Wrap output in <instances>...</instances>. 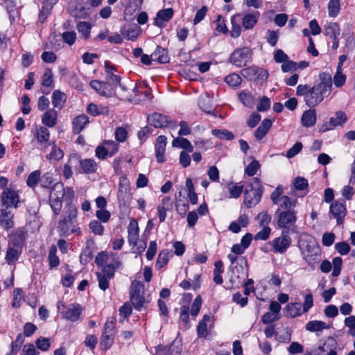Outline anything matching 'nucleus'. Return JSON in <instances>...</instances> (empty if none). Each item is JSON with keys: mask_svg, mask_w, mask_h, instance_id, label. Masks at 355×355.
Instances as JSON below:
<instances>
[{"mask_svg": "<svg viewBox=\"0 0 355 355\" xmlns=\"http://www.w3.org/2000/svg\"><path fill=\"white\" fill-rule=\"evenodd\" d=\"M306 329L311 332H318L321 331L323 329H327L329 328V326L327 325L325 322L320 320H312L309 321L306 324Z\"/></svg>", "mask_w": 355, "mask_h": 355, "instance_id": "36", "label": "nucleus"}, {"mask_svg": "<svg viewBox=\"0 0 355 355\" xmlns=\"http://www.w3.org/2000/svg\"><path fill=\"white\" fill-rule=\"evenodd\" d=\"M172 145L174 147L185 149L188 153H191L193 150V146L186 138L177 137L173 140Z\"/></svg>", "mask_w": 355, "mask_h": 355, "instance_id": "41", "label": "nucleus"}, {"mask_svg": "<svg viewBox=\"0 0 355 355\" xmlns=\"http://www.w3.org/2000/svg\"><path fill=\"white\" fill-rule=\"evenodd\" d=\"M302 253L306 261L311 259L313 257H318L320 254L319 245L314 241H310L302 249Z\"/></svg>", "mask_w": 355, "mask_h": 355, "instance_id": "24", "label": "nucleus"}, {"mask_svg": "<svg viewBox=\"0 0 355 355\" xmlns=\"http://www.w3.org/2000/svg\"><path fill=\"white\" fill-rule=\"evenodd\" d=\"M340 32L339 25L336 22H331L324 26V34L331 38L338 37Z\"/></svg>", "mask_w": 355, "mask_h": 355, "instance_id": "42", "label": "nucleus"}, {"mask_svg": "<svg viewBox=\"0 0 355 355\" xmlns=\"http://www.w3.org/2000/svg\"><path fill=\"white\" fill-rule=\"evenodd\" d=\"M211 133L213 135L216 136L218 139L230 141L234 138V134L225 129L218 130L214 129L211 130Z\"/></svg>", "mask_w": 355, "mask_h": 355, "instance_id": "45", "label": "nucleus"}, {"mask_svg": "<svg viewBox=\"0 0 355 355\" xmlns=\"http://www.w3.org/2000/svg\"><path fill=\"white\" fill-rule=\"evenodd\" d=\"M287 315L294 318L301 315V304L300 303H290L286 306Z\"/></svg>", "mask_w": 355, "mask_h": 355, "instance_id": "49", "label": "nucleus"}, {"mask_svg": "<svg viewBox=\"0 0 355 355\" xmlns=\"http://www.w3.org/2000/svg\"><path fill=\"white\" fill-rule=\"evenodd\" d=\"M66 101V95L59 90H55L52 94V103L55 108L61 110Z\"/></svg>", "mask_w": 355, "mask_h": 355, "instance_id": "39", "label": "nucleus"}, {"mask_svg": "<svg viewBox=\"0 0 355 355\" xmlns=\"http://www.w3.org/2000/svg\"><path fill=\"white\" fill-rule=\"evenodd\" d=\"M297 204V200L296 199H291L287 196H283L278 200V204L277 205L279 206V209H286V210L291 209L295 207Z\"/></svg>", "mask_w": 355, "mask_h": 355, "instance_id": "43", "label": "nucleus"}, {"mask_svg": "<svg viewBox=\"0 0 355 355\" xmlns=\"http://www.w3.org/2000/svg\"><path fill=\"white\" fill-rule=\"evenodd\" d=\"M73 162L79 163L83 173L86 174L94 173L97 170V163L93 159H81L78 155H73L70 157L69 162L72 163Z\"/></svg>", "mask_w": 355, "mask_h": 355, "instance_id": "13", "label": "nucleus"}, {"mask_svg": "<svg viewBox=\"0 0 355 355\" xmlns=\"http://www.w3.org/2000/svg\"><path fill=\"white\" fill-rule=\"evenodd\" d=\"M293 185L297 190L303 191L308 187V181L302 177H297L293 180Z\"/></svg>", "mask_w": 355, "mask_h": 355, "instance_id": "62", "label": "nucleus"}, {"mask_svg": "<svg viewBox=\"0 0 355 355\" xmlns=\"http://www.w3.org/2000/svg\"><path fill=\"white\" fill-rule=\"evenodd\" d=\"M81 313V308L79 305H71L65 312L64 318L71 321L78 320Z\"/></svg>", "mask_w": 355, "mask_h": 355, "instance_id": "37", "label": "nucleus"}, {"mask_svg": "<svg viewBox=\"0 0 355 355\" xmlns=\"http://www.w3.org/2000/svg\"><path fill=\"white\" fill-rule=\"evenodd\" d=\"M128 242L130 245H136L139 239V227L136 220H131L128 226Z\"/></svg>", "mask_w": 355, "mask_h": 355, "instance_id": "23", "label": "nucleus"}, {"mask_svg": "<svg viewBox=\"0 0 355 355\" xmlns=\"http://www.w3.org/2000/svg\"><path fill=\"white\" fill-rule=\"evenodd\" d=\"M277 225L279 228L288 229L295 225L297 216L294 210H283L278 209L275 214Z\"/></svg>", "mask_w": 355, "mask_h": 355, "instance_id": "5", "label": "nucleus"}, {"mask_svg": "<svg viewBox=\"0 0 355 355\" xmlns=\"http://www.w3.org/2000/svg\"><path fill=\"white\" fill-rule=\"evenodd\" d=\"M57 248L55 245H51L49 252V266L51 268L56 267L59 265L60 260L58 257L56 256Z\"/></svg>", "mask_w": 355, "mask_h": 355, "instance_id": "52", "label": "nucleus"}, {"mask_svg": "<svg viewBox=\"0 0 355 355\" xmlns=\"http://www.w3.org/2000/svg\"><path fill=\"white\" fill-rule=\"evenodd\" d=\"M105 148L107 149V153L110 157L113 156L119 149L118 144L112 140L104 141Z\"/></svg>", "mask_w": 355, "mask_h": 355, "instance_id": "61", "label": "nucleus"}, {"mask_svg": "<svg viewBox=\"0 0 355 355\" xmlns=\"http://www.w3.org/2000/svg\"><path fill=\"white\" fill-rule=\"evenodd\" d=\"M65 192H67L70 196L73 195V191L71 188L67 187L65 189L63 184L60 182L55 183L51 190L49 198L62 200Z\"/></svg>", "mask_w": 355, "mask_h": 355, "instance_id": "16", "label": "nucleus"}, {"mask_svg": "<svg viewBox=\"0 0 355 355\" xmlns=\"http://www.w3.org/2000/svg\"><path fill=\"white\" fill-rule=\"evenodd\" d=\"M57 112L54 109L46 111L42 117L44 125L49 128L55 126L57 123Z\"/></svg>", "mask_w": 355, "mask_h": 355, "instance_id": "31", "label": "nucleus"}, {"mask_svg": "<svg viewBox=\"0 0 355 355\" xmlns=\"http://www.w3.org/2000/svg\"><path fill=\"white\" fill-rule=\"evenodd\" d=\"M241 16L240 14H236L232 17L231 24H232V30L230 31V35L234 38H237L240 36L241 33V26L236 22V18Z\"/></svg>", "mask_w": 355, "mask_h": 355, "instance_id": "47", "label": "nucleus"}, {"mask_svg": "<svg viewBox=\"0 0 355 355\" xmlns=\"http://www.w3.org/2000/svg\"><path fill=\"white\" fill-rule=\"evenodd\" d=\"M144 285L139 281H134L130 288V302L137 310H140L146 302L144 297Z\"/></svg>", "mask_w": 355, "mask_h": 355, "instance_id": "3", "label": "nucleus"}, {"mask_svg": "<svg viewBox=\"0 0 355 355\" xmlns=\"http://www.w3.org/2000/svg\"><path fill=\"white\" fill-rule=\"evenodd\" d=\"M320 83L317 84L319 87L325 91L327 93H329L332 86V78L329 73H322L320 75Z\"/></svg>", "mask_w": 355, "mask_h": 355, "instance_id": "40", "label": "nucleus"}, {"mask_svg": "<svg viewBox=\"0 0 355 355\" xmlns=\"http://www.w3.org/2000/svg\"><path fill=\"white\" fill-rule=\"evenodd\" d=\"M225 81L231 87H238L241 83V78L236 73H231L225 77Z\"/></svg>", "mask_w": 355, "mask_h": 355, "instance_id": "57", "label": "nucleus"}, {"mask_svg": "<svg viewBox=\"0 0 355 355\" xmlns=\"http://www.w3.org/2000/svg\"><path fill=\"white\" fill-rule=\"evenodd\" d=\"M63 41L69 44L72 45L74 44L76 38V34L74 31H66L62 35Z\"/></svg>", "mask_w": 355, "mask_h": 355, "instance_id": "64", "label": "nucleus"}, {"mask_svg": "<svg viewBox=\"0 0 355 355\" xmlns=\"http://www.w3.org/2000/svg\"><path fill=\"white\" fill-rule=\"evenodd\" d=\"M89 0H74L71 3L69 9L71 15L79 19H86L92 12V8L89 6Z\"/></svg>", "mask_w": 355, "mask_h": 355, "instance_id": "4", "label": "nucleus"}, {"mask_svg": "<svg viewBox=\"0 0 355 355\" xmlns=\"http://www.w3.org/2000/svg\"><path fill=\"white\" fill-rule=\"evenodd\" d=\"M1 204L3 207L10 209L17 208L19 202L18 192L11 188H6L1 193Z\"/></svg>", "mask_w": 355, "mask_h": 355, "instance_id": "8", "label": "nucleus"}, {"mask_svg": "<svg viewBox=\"0 0 355 355\" xmlns=\"http://www.w3.org/2000/svg\"><path fill=\"white\" fill-rule=\"evenodd\" d=\"M317 121L316 111L314 109H309L302 114L301 121L303 126L309 128L313 126Z\"/></svg>", "mask_w": 355, "mask_h": 355, "instance_id": "27", "label": "nucleus"}, {"mask_svg": "<svg viewBox=\"0 0 355 355\" xmlns=\"http://www.w3.org/2000/svg\"><path fill=\"white\" fill-rule=\"evenodd\" d=\"M130 182L128 178L123 175L119 179V189H118V199L119 202H125L128 198L130 193Z\"/></svg>", "mask_w": 355, "mask_h": 355, "instance_id": "17", "label": "nucleus"}, {"mask_svg": "<svg viewBox=\"0 0 355 355\" xmlns=\"http://www.w3.org/2000/svg\"><path fill=\"white\" fill-rule=\"evenodd\" d=\"M77 220V208L73 204H69L66 206V211L63 219L60 221V225H64L68 223L73 224Z\"/></svg>", "mask_w": 355, "mask_h": 355, "instance_id": "21", "label": "nucleus"}, {"mask_svg": "<svg viewBox=\"0 0 355 355\" xmlns=\"http://www.w3.org/2000/svg\"><path fill=\"white\" fill-rule=\"evenodd\" d=\"M22 252V248L8 244L7 248L5 260L8 265L15 264L19 259Z\"/></svg>", "mask_w": 355, "mask_h": 355, "instance_id": "22", "label": "nucleus"}, {"mask_svg": "<svg viewBox=\"0 0 355 355\" xmlns=\"http://www.w3.org/2000/svg\"><path fill=\"white\" fill-rule=\"evenodd\" d=\"M52 8L42 4L38 15V22L43 24L51 12Z\"/></svg>", "mask_w": 355, "mask_h": 355, "instance_id": "60", "label": "nucleus"}, {"mask_svg": "<svg viewBox=\"0 0 355 355\" xmlns=\"http://www.w3.org/2000/svg\"><path fill=\"white\" fill-rule=\"evenodd\" d=\"M89 123V118L85 114H80L75 117L72 121L73 132L79 134Z\"/></svg>", "mask_w": 355, "mask_h": 355, "instance_id": "26", "label": "nucleus"}, {"mask_svg": "<svg viewBox=\"0 0 355 355\" xmlns=\"http://www.w3.org/2000/svg\"><path fill=\"white\" fill-rule=\"evenodd\" d=\"M259 16L258 11L245 15L242 19L243 27L247 30L252 29L257 24Z\"/></svg>", "mask_w": 355, "mask_h": 355, "instance_id": "29", "label": "nucleus"}, {"mask_svg": "<svg viewBox=\"0 0 355 355\" xmlns=\"http://www.w3.org/2000/svg\"><path fill=\"white\" fill-rule=\"evenodd\" d=\"M148 121L150 125L156 128L166 127L169 123L168 117L159 113H153L148 116Z\"/></svg>", "mask_w": 355, "mask_h": 355, "instance_id": "20", "label": "nucleus"}, {"mask_svg": "<svg viewBox=\"0 0 355 355\" xmlns=\"http://www.w3.org/2000/svg\"><path fill=\"white\" fill-rule=\"evenodd\" d=\"M327 93L318 85L310 88L306 97V104L309 107H314L322 102Z\"/></svg>", "mask_w": 355, "mask_h": 355, "instance_id": "11", "label": "nucleus"}, {"mask_svg": "<svg viewBox=\"0 0 355 355\" xmlns=\"http://www.w3.org/2000/svg\"><path fill=\"white\" fill-rule=\"evenodd\" d=\"M346 212L345 206L342 202L336 201L330 206V213L336 219L338 225L343 223V218L346 215Z\"/></svg>", "mask_w": 355, "mask_h": 355, "instance_id": "18", "label": "nucleus"}, {"mask_svg": "<svg viewBox=\"0 0 355 355\" xmlns=\"http://www.w3.org/2000/svg\"><path fill=\"white\" fill-rule=\"evenodd\" d=\"M249 224V218L245 214H241L239 216L238 219L235 221H233L230 223L229 226V230L232 232L233 233H239L241 231V227H245Z\"/></svg>", "mask_w": 355, "mask_h": 355, "instance_id": "25", "label": "nucleus"}, {"mask_svg": "<svg viewBox=\"0 0 355 355\" xmlns=\"http://www.w3.org/2000/svg\"><path fill=\"white\" fill-rule=\"evenodd\" d=\"M291 243V239L288 236V231H283L280 236L275 239L270 244L272 247V252L276 253H284L289 248Z\"/></svg>", "mask_w": 355, "mask_h": 355, "instance_id": "9", "label": "nucleus"}, {"mask_svg": "<svg viewBox=\"0 0 355 355\" xmlns=\"http://www.w3.org/2000/svg\"><path fill=\"white\" fill-rule=\"evenodd\" d=\"M259 168V162L257 160L254 159L245 167V173L249 176H253L254 175L256 174Z\"/></svg>", "mask_w": 355, "mask_h": 355, "instance_id": "58", "label": "nucleus"}, {"mask_svg": "<svg viewBox=\"0 0 355 355\" xmlns=\"http://www.w3.org/2000/svg\"><path fill=\"white\" fill-rule=\"evenodd\" d=\"M166 137L164 135H160L157 138L155 144V155L157 161L159 163L165 162L164 153L166 146Z\"/></svg>", "mask_w": 355, "mask_h": 355, "instance_id": "19", "label": "nucleus"}, {"mask_svg": "<svg viewBox=\"0 0 355 355\" xmlns=\"http://www.w3.org/2000/svg\"><path fill=\"white\" fill-rule=\"evenodd\" d=\"M270 232L271 229L268 226L263 227V229L255 234L254 239L265 241L268 239Z\"/></svg>", "mask_w": 355, "mask_h": 355, "instance_id": "63", "label": "nucleus"}, {"mask_svg": "<svg viewBox=\"0 0 355 355\" xmlns=\"http://www.w3.org/2000/svg\"><path fill=\"white\" fill-rule=\"evenodd\" d=\"M252 51L248 47L236 49L230 55V62L236 67L245 66L251 61Z\"/></svg>", "mask_w": 355, "mask_h": 355, "instance_id": "7", "label": "nucleus"}, {"mask_svg": "<svg viewBox=\"0 0 355 355\" xmlns=\"http://www.w3.org/2000/svg\"><path fill=\"white\" fill-rule=\"evenodd\" d=\"M346 80V76L342 73V69H338L336 74L334 76V83L336 87H340L345 83Z\"/></svg>", "mask_w": 355, "mask_h": 355, "instance_id": "59", "label": "nucleus"}, {"mask_svg": "<svg viewBox=\"0 0 355 355\" xmlns=\"http://www.w3.org/2000/svg\"><path fill=\"white\" fill-rule=\"evenodd\" d=\"M169 252L167 250H162L159 254L155 264L157 270L161 269L168 262Z\"/></svg>", "mask_w": 355, "mask_h": 355, "instance_id": "50", "label": "nucleus"}, {"mask_svg": "<svg viewBox=\"0 0 355 355\" xmlns=\"http://www.w3.org/2000/svg\"><path fill=\"white\" fill-rule=\"evenodd\" d=\"M121 35L127 40L134 41L141 33V28L135 26L134 27L123 28L121 31Z\"/></svg>", "mask_w": 355, "mask_h": 355, "instance_id": "38", "label": "nucleus"}, {"mask_svg": "<svg viewBox=\"0 0 355 355\" xmlns=\"http://www.w3.org/2000/svg\"><path fill=\"white\" fill-rule=\"evenodd\" d=\"M115 264L116 266L112 264H107L103 268L101 272H97V273L106 277L107 278L112 279L114 276L116 268L120 266L121 262L116 261Z\"/></svg>", "mask_w": 355, "mask_h": 355, "instance_id": "44", "label": "nucleus"}, {"mask_svg": "<svg viewBox=\"0 0 355 355\" xmlns=\"http://www.w3.org/2000/svg\"><path fill=\"white\" fill-rule=\"evenodd\" d=\"M10 241L8 244L11 245L21 248L26 239V232L23 228H18L11 234Z\"/></svg>", "mask_w": 355, "mask_h": 355, "instance_id": "28", "label": "nucleus"}, {"mask_svg": "<svg viewBox=\"0 0 355 355\" xmlns=\"http://www.w3.org/2000/svg\"><path fill=\"white\" fill-rule=\"evenodd\" d=\"M77 30L85 39H88L90 36L92 28L91 24L86 21H79L76 26Z\"/></svg>", "mask_w": 355, "mask_h": 355, "instance_id": "46", "label": "nucleus"}, {"mask_svg": "<svg viewBox=\"0 0 355 355\" xmlns=\"http://www.w3.org/2000/svg\"><path fill=\"white\" fill-rule=\"evenodd\" d=\"M348 118L346 114L343 111H337L335 113L334 116H332L329 119L328 123H326L322 125L320 127V132H324L326 131L334 129L337 126H342L344 123L347 122Z\"/></svg>", "mask_w": 355, "mask_h": 355, "instance_id": "10", "label": "nucleus"}, {"mask_svg": "<svg viewBox=\"0 0 355 355\" xmlns=\"http://www.w3.org/2000/svg\"><path fill=\"white\" fill-rule=\"evenodd\" d=\"M241 74L248 80L260 83L266 81L268 77L267 70L257 66H252L243 69L241 71Z\"/></svg>", "mask_w": 355, "mask_h": 355, "instance_id": "6", "label": "nucleus"}, {"mask_svg": "<svg viewBox=\"0 0 355 355\" xmlns=\"http://www.w3.org/2000/svg\"><path fill=\"white\" fill-rule=\"evenodd\" d=\"M33 142L37 141V147L46 151L48 146L47 142L49 141L50 132L49 130L44 126H40L33 130Z\"/></svg>", "mask_w": 355, "mask_h": 355, "instance_id": "12", "label": "nucleus"}, {"mask_svg": "<svg viewBox=\"0 0 355 355\" xmlns=\"http://www.w3.org/2000/svg\"><path fill=\"white\" fill-rule=\"evenodd\" d=\"M228 259L230 261L232 266H230V270L233 273H235V270H237V265L241 266L242 263H247V261L245 259L241 258L240 259H238L236 254H230L227 256Z\"/></svg>", "mask_w": 355, "mask_h": 355, "instance_id": "53", "label": "nucleus"}, {"mask_svg": "<svg viewBox=\"0 0 355 355\" xmlns=\"http://www.w3.org/2000/svg\"><path fill=\"white\" fill-rule=\"evenodd\" d=\"M15 225L14 213L11 209L2 207L0 209V227L8 231Z\"/></svg>", "mask_w": 355, "mask_h": 355, "instance_id": "15", "label": "nucleus"}, {"mask_svg": "<svg viewBox=\"0 0 355 355\" xmlns=\"http://www.w3.org/2000/svg\"><path fill=\"white\" fill-rule=\"evenodd\" d=\"M116 319L114 318H107L104 324L103 331L101 338V346L104 350L111 347L114 343L115 336Z\"/></svg>", "mask_w": 355, "mask_h": 355, "instance_id": "2", "label": "nucleus"}, {"mask_svg": "<svg viewBox=\"0 0 355 355\" xmlns=\"http://www.w3.org/2000/svg\"><path fill=\"white\" fill-rule=\"evenodd\" d=\"M119 87V89L118 91V95L119 98L123 101H128L131 103L137 104L139 103V100L136 99L135 97H132L131 95H128L126 94L127 89L125 86L121 85L120 83L118 84Z\"/></svg>", "mask_w": 355, "mask_h": 355, "instance_id": "48", "label": "nucleus"}, {"mask_svg": "<svg viewBox=\"0 0 355 355\" xmlns=\"http://www.w3.org/2000/svg\"><path fill=\"white\" fill-rule=\"evenodd\" d=\"M212 322V317L209 315H204L202 320L197 326L198 335L200 337H206L207 335V327L209 323Z\"/></svg>", "mask_w": 355, "mask_h": 355, "instance_id": "33", "label": "nucleus"}, {"mask_svg": "<svg viewBox=\"0 0 355 355\" xmlns=\"http://www.w3.org/2000/svg\"><path fill=\"white\" fill-rule=\"evenodd\" d=\"M340 9V0H330L328 4V13L331 17H336Z\"/></svg>", "mask_w": 355, "mask_h": 355, "instance_id": "51", "label": "nucleus"}, {"mask_svg": "<svg viewBox=\"0 0 355 355\" xmlns=\"http://www.w3.org/2000/svg\"><path fill=\"white\" fill-rule=\"evenodd\" d=\"M49 145L51 146V151L46 155L47 159L58 161L64 157L63 151L57 146L55 141H51Z\"/></svg>", "mask_w": 355, "mask_h": 355, "instance_id": "34", "label": "nucleus"}, {"mask_svg": "<svg viewBox=\"0 0 355 355\" xmlns=\"http://www.w3.org/2000/svg\"><path fill=\"white\" fill-rule=\"evenodd\" d=\"M239 98L244 105L249 107H252L254 105V99L250 93L244 91L241 92L239 95Z\"/></svg>", "mask_w": 355, "mask_h": 355, "instance_id": "54", "label": "nucleus"}, {"mask_svg": "<svg viewBox=\"0 0 355 355\" xmlns=\"http://www.w3.org/2000/svg\"><path fill=\"white\" fill-rule=\"evenodd\" d=\"M89 85L92 88H93L101 96L110 97L112 96L115 93V89L114 87L111 85H109L106 81L103 82L94 80L90 81Z\"/></svg>", "mask_w": 355, "mask_h": 355, "instance_id": "14", "label": "nucleus"}, {"mask_svg": "<svg viewBox=\"0 0 355 355\" xmlns=\"http://www.w3.org/2000/svg\"><path fill=\"white\" fill-rule=\"evenodd\" d=\"M272 123V122L270 119H263L261 125L255 130L254 137L257 139H261L263 137H264L271 128Z\"/></svg>", "mask_w": 355, "mask_h": 355, "instance_id": "32", "label": "nucleus"}, {"mask_svg": "<svg viewBox=\"0 0 355 355\" xmlns=\"http://www.w3.org/2000/svg\"><path fill=\"white\" fill-rule=\"evenodd\" d=\"M262 187L259 178H253L244 192V203L250 208L257 205L262 196Z\"/></svg>", "mask_w": 355, "mask_h": 355, "instance_id": "1", "label": "nucleus"}, {"mask_svg": "<svg viewBox=\"0 0 355 355\" xmlns=\"http://www.w3.org/2000/svg\"><path fill=\"white\" fill-rule=\"evenodd\" d=\"M41 173L37 170L32 172L28 177L26 184L28 187L34 188L40 181Z\"/></svg>", "mask_w": 355, "mask_h": 355, "instance_id": "56", "label": "nucleus"}, {"mask_svg": "<svg viewBox=\"0 0 355 355\" xmlns=\"http://www.w3.org/2000/svg\"><path fill=\"white\" fill-rule=\"evenodd\" d=\"M60 48V41L55 35H51L46 43V49L58 51Z\"/></svg>", "mask_w": 355, "mask_h": 355, "instance_id": "55", "label": "nucleus"}, {"mask_svg": "<svg viewBox=\"0 0 355 355\" xmlns=\"http://www.w3.org/2000/svg\"><path fill=\"white\" fill-rule=\"evenodd\" d=\"M173 15V10L172 8H167L159 10L157 13V17L155 19V24L157 26H161L162 21H169Z\"/></svg>", "mask_w": 355, "mask_h": 355, "instance_id": "35", "label": "nucleus"}, {"mask_svg": "<svg viewBox=\"0 0 355 355\" xmlns=\"http://www.w3.org/2000/svg\"><path fill=\"white\" fill-rule=\"evenodd\" d=\"M151 57L153 58V60L162 64L168 63L170 61L168 51L159 46H157L156 50L151 54Z\"/></svg>", "mask_w": 355, "mask_h": 355, "instance_id": "30", "label": "nucleus"}]
</instances>
